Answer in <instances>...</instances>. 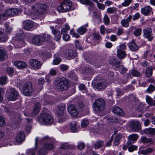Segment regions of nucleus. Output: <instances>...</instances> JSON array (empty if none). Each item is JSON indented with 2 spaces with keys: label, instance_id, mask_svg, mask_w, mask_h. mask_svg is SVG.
Masks as SVG:
<instances>
[{
  "label": "nucleus",
  "instance_id": "obj_24",
  "mask_svg": "<svg viewBox=\"0 0 155 155\" xmlns=\"http://www.w3.org/2000/svg\"><path fill=\"white\" fill-rule=\"evenodd\" d=\"M112 111L114 113L120 116H123L124 115L123 110L118 107H114L112 109Z\"/></svg>",
  "mask_w": 155,
  "mask_h": 155
},
{
  "label": "nucleus",
  "instance_id": "obj_58",
  "mask_svg": "<svg viewBox=\"0 0 155 155\" xmlns=\"http://www.w3.org/2000/svg\"><path fill=\"white\" fill-rule=\"evenodd\" d=\"M117 96L119 97L120 96L123 94V92L120 89H117L116 90Z\"/></svg>",
  "mask_w": 155,
  "mask_h": 155
},
{
  "label": "nucleus",
  "instance_id": "obj_28",
  "mask_svg": "<svg viewBox=\"0 0 155 155\" xmlns=\"http://www.w3.org/2000/svg\"><path fill=\"white\" fill-rule=\"evenodd\" d=\"M146 100L147 103L150 106H155V100L153 99L150 96L146 95Z\"/></svg>",
  "mask_w": 155,
  "mask_h": 155
},
{
  "label": "nucleus",
  "instance_id": "obj_64",
  "mask_svg": "<svg viewBox=\"0 0 155 155\" xmlns=\"http://www.w3.org/2000/svg\"><path fill=\"white\" fill-rule=\"evenodd\" d=\"M84 147V144L82 143H79L78 145V148L80 150H82Z\"/></svg>",
  "mask_w": 155,
  "mask_h": 155
},
{
  "label": "nucleus",
  "instance_id": "obj_38",
  "mask_svg": "<svg viewBox=\"0 0 155 155\" xmlns=\"http://www.w3.org/2000/svg\"><path fill=\"white\" fill-rule=\"evenodd\" d=\"M138 138V136L136 134H132L128 136V138L130 141H136Z\"/></svg>",
  "mask_w": 155,
  "mask_h": 155
},
{
  "label": "nucleus",
  "instance_id": "obj_29",
  "mask_svg": "<svg viewBox=\"0 0 155 155\" xmlns=\"http://www.w3.org/2000/svg\"><path fill=\"white\" fill-rule=\"evenodd\" d=\"M117 54L118 58L120 59L124 58L126 55V53L124 51L120 49H117Z\"/></svg>",
  "mask_w": 155,
  "mask_h": 155
},
{
  "label": "nucleus",
  "instance_id": "obj_48",
  "mask_svg": "<svg viewBox=\"0 0 155 155\" xmlns=\"http://www.w3.org/2000/svg\"><path fill=\"white\" fill-rule=\"evenodd\" d=\"M154 79L153 78H150L147 80H146V81H144V83H143L142 84L141 86L145 87L146 86V85L148 83H153L154 82Z\"/></svg>",
  "mask_w": 155,
  "mask_h": 155
},
{
  "label": "nucleus",
  "instance_id": "obj_47",
  "mask_svg": "<svg viewBox=\"0 0 155 155\" xmlns=\"http://www.w3.org/2000/svg\"><path fill=\"white\" fill-rule=\"evenodd\" d=\"M85 73L87 75H92L93 73V71L92 68H85Z\"/></svg>",
  "mask_w": 155,
  "mask_h": 155
},
{
  "label": "nucleus",
  "instance_id": "obj_27",
  "mask_svg": "<svg viewBox=\"0 0 155 155\" xmlns=\"http://www.w3.org/2000/svg\"><path fill=\"white\" fill-rule=\"evenodd\" d=\"M152 8L149 6H146L141 9V12L144 15H148L151 11Z\"/></svg>",
  "mask_w": 155,
  "mask_h": 155
},
{
  "label": "nucleus",
  "instance_id": "obj_26",
  "mask_svg": "<svg viewBox=\"0 0 155 155\" xmlns=\"http://www.w3.org/2000/svg\"><path fill=\"white\" fill-rule=\"evenodd\" d=\"M129 49L133 51H135L138 49V47L136 44L133 41L128 44Z\"/></svg>",
  "mask_w": 155,
  "mask_h": 155
},
{
  "label": "nucleus",
  "instance_id": "obj_9",
  "mask_svg": "<svg viewBox=\"0 0 155 155\" xmlns=\"http://www.w3.org/2000/svg\"><path fill=\"white\" fill-rule=\"evenodd\" d=\"M53 145L51 143H47L45 144L43 147L40 149L38 152V155H45L47 153V150H51L53 149Z\"/></svg>",
  "mask_w": 155,
  "mask_h": 155
},
{
  "label": "nucleus",
  "instance_id": "obj_62",
  "mask_svg": "<svg viewBox=\"0 0 155 155\" xmlns=\"http://www.w3.org/2000/svg\"><path fill=\"white\" fill-rule=\"evenodd\" d=\"M132 74L134 76H138L140 75V73L138 71L135 70H134L132 71Z\"/></svg>",
  "mask_w": 155,
  "mask_h": 155
},
{
  "label": "nucleus",
  "instance_id": "obj_55",
  "mask_svg": "<svg viewBox=\"0 0 155 155\" xmlns=\"http://www.w3.org/2000/svg\"><path fill=\"white\" fill-rule=\"evenodd\" d=\"M137 147L135 145H131L128 148V150L130 152H132L133 151L137 150Z\"/></svg>",
  "mask_w": 155,
  "mask_h": 155
},
{
  "label": "nucleus",
  "instance_id": "obj_13",
  "mask_svg": "<svg viewBox=\"0 0 155 155\" xmlns=\"http://www.w3.org/2000/svg\"><path fill=\"white\" fill-rule=\"evenodd\" d=\"M30 64L32 68L34 69H38L41 67L40 62L36 59H31L30 61Z\"/></svg>",
  "mask_w": 155,
  "mask_h": 155
},
{
  "label": "nucleus",
  "instance_id": "obj_23",
  "mask_svg": "<svg viewBox=\"0 0 155 155\" xmlns=\"http://www.w3.org/2000/svg\"><path fill=\"white\" fill-rule=\"evenodd\" d=\"M25 139V135L24 133L20 132L16 136L15 140L18 143L22 142Z\"/></svg>",
  "mask_w": 155,
  "mask_h": 155
},
{
  "label": "nucleus",
  "instance_id": "obj_50",
  "mask_svg": "<svg viewBox=\"0 0 155 155\" xmlns=\"http://www.w3.org/2000/svg\"><path fill=\"white\" fill-rule=\"evenodd\" d=\"M141 31L142 30L140 28H137L135 29L134 31V35L136 36H138L140 35H141Z\"/></svg>",
  "mask_w": 155,
  "mask_h": 155
},
{
  "label": "nucleus",
  "instance_id": "obj_53",
  "mask_svg": "<svg viewBox=\"0 0 155 155\" xmlns=\"http://www.w3.org/2000/svg\"><path fill=\"white\" fill-rule=\"evenodd\" d=\"M79 89L82 91V92H86V89L84 85L83 84H80L78 86Z\"/></svg>",
  "mask_w": 155,
  "mask_h": 155
},
{
  "label": "nucleus",
  "instance_id": "obj_2",
  "mask_svg": "<svg viewBox=\"0 0 155 155\" xmlns=\"http://www.w3.org/2000/svg\"><path fill=\"white\" fill-rule=\"evenodd\" d=\"M50 38V36L46 34L36 35L33 37L31 39V41L33 44L37 45H40L42 43L46 40V36Z\"/></svg>",
  "mask_w": 155,
  "mask_h": 155
},
{
  "label": "nucleus",
  "instance_id": "obj_41",
  "mask_svg": "<svg viewBox=\"0 0 155 155\" xmlns=\"http://www.w3.org/2000/svg\"><path fill=\"white\" fill-rule=\"evenodd\" d=\"M121 137V136L120 135H117L116 136L114 141V143L115 145H117L119 144Z\"/></svg>",
  "mask_w": 155,
  "mask_h": 155
},
{
  "label": "nucleus",
  "instance_id": "obj_45",
  "mask_svg": "<svg viewBox=\"0 0 155 155\" xmlns=\"http://www.w3.org/2000/svg\"><path fill=\"white\" fill-rule=\"evenodd\" d=\"M24 14L27 15H33L32 7H31V10L28 8H25L24 11Z\"/></svg>",
  "mask_w": 155,
  "mask_h": 155
},
{
  "label": "nucleus",
  "instance_id": "obj_57",
  "mask_svg": "<svg viewBox=\"0 0 155 155\" xmlns=\"http://www.w3.org/2000/svg\"><path fill=\"white\" fill-rule=\"evenodd\" d=\"M104 21L105 25H107L110 22V19L108 17L105 15L104 18Z\"/></svg>",
  "mask_w": 155,
  "mask_h": 155
},
{
  "label": "nucleus",
  "instance_id": "obj_56",
  "mask_svg": "<svg viewBox=\"0 0 155 155\" xmlns=\"http://www.w3.org/2000/svg\"><path fill=\"white\" fill-rule=\"evenodd\" d=\"M5 124V119L4 117L0 116V127H2Z\"/></svg>",
  "mask_w": 155,
  "mask_h": 155
},
{
  "label": "nucleus",
  "instance_id": "obj_25",
  "mask_svg": "<svg viewBox=\"0 0 155 155\" xmlns=\"http://www.w3.org/2000/svg\"><path fill=\"white\" fill-rule=\"evenodd\" d=\"M65 110V106L64 105L58 107L56 111V114L59 116L62 115L64 113V111Z\"/></svg>",
  "mask_w": 155,
  "mask_h": 155
},
{
  "label": "nucleus",
  "instance_id": "obj_59",
  "mask_svg": "<svg viewBox=\"0 0 155 155\" xmlns=\"http://www.w3.org/2000/svg\"><path fill=\"white\" fill-rule=\"evenodd\" d=\"M63 39L65 41H68L70 40V37L68 34H64L63 36Z\"/></svg>",
  "mask_w": 155,
  "mask_h": 155
},
{
  "label": "nucleus",
  "instance_id": "obj_54",
  "mask_svg": "<svg viewBox=\"0 0 155 155\" xmlns=\"http://www.w3.org/2000/svg\"><path fill=\"white\" fill-rule=\"evenodd\" d=\"M61 59L58 58H55L53 60V65H58L61 62Z\"/></svg>",
  "mask_w": 155,
  "mask_h": 155
},
{
  "label": "nucleus",
  "instance_id": "obj_18",
  "mask_svg": "<svg viewBox=\"0 0 155 155\" xmlns=\"http://www.w3.org/2000/svg\"><path fill=\"white\" fill-rule=\"evenodd\" d=\"M33 26V22L31 20H27L23 23V27L26 30H29Z\"/></svg>",
  "mask_w": 155,
  "mask_h": 155
},
{
  "label": "nucleus",
  "instance_id": "obj_33",
  "mask_svg": "<svg viewBox=\"0 0 155 155\" xmlns=\"http://www.w3.org/2000/svg\"><path fill=\"white\" fill-rule=\"evenodd\" d=\"M53 34L54 36V39L56 41H59L61 38V36L60 34V32H58L57 31H54L53 30Z\"/></svg>",
  "mask_w": 155,
  "mask_h": 155
},
{
  "label": "nucleus",
  "instance_id": "obj_21",
  "mask_svg": "<svg viewBox=\"0 0 155 155\" xmlns=\"http://www.w3.org/2000/svg\"><path fill=\"white\" fill-rule=\"evenodd\" d=\"M114 63L113 65L116 67V70H118L121 73H123L125 72L126 70L123 66L120 65V63L118 61H114Z\"/></svg>",
  "mask_w": 155,
  "mask_h": 155
},
{
  "label": "nucleus",
  "instance_id": "obj_63",
  "mask_svg": "<svg viewBox=\"0 0 155 155\" xmlns=\"http://www.w3.org/2000/svg\"><path fill=\"white\" fill-rule=\"evenodd\" d=\"M6 71L8 74H11L13 73V70L12 68L8 67L6 69Z\"/></svg>",
  "mask_w": 155,
  "mask_h": 155
},
{
  "label": "nucleus",
  "instance_id": "obj_32",
  "mask_svg": "<svg viewBox=\"0 0 155 155\" xmlns=\"http://www.w3.org/2000/svg\"><path fill=\"white\" fill-rule=\"evenodd\" d=\"M7 57L6 53L0 48V61H3L6 59Z\"/></svg>",
  "mask_w": 155,
  "mask_h": 155
},
{
  "label": "nucleus",
  "instance_id": "obj_10",
  "mask_svg": "<svg viewBox=\"0 0 155 155\" xmlns=\"http://www.w3.org/2000/svg\"><path fill=\"white\" fill-rule=\"evenodd\" d=\"M33 89L31 84L28 82L25 83L23 88V93L25 96H29L31 94Z\"/></svg>",
  "mask_w": 155,
  "mask_h": 155
},
{
  "label": "nucleus",
  "instance_id": "obj_4",
  "mask_svg": "<svg viewBox=\"0 0 155 155\" xmlns=\"http://www.w3.org/2000/svg\"><path fill=\"white\" fill-rule=\"evenodd\" d=\"M47 6L42 4H36L32 6L33 15H38L45 13L46 11Z\"/></svg>",
  "mask_w": 155,
  "mask_h": 155
},
{
  "label": "nucleus",
  "instance_id": "obj_8",
  "mask_svg": "<svg viewBox=\"0 0 155 155\" xmlns=\"http://www.w3.org/2000/svg\"><path fill=\"white\" fill-rule=\"evenodd\" d=\"M40 106L41 105L40 103H35L32 113L31 114H29L28 110H26L24 111V115L25 116L28 117L35 116L39 112Z\"/></svg>",
  "mask_w": 155,
  "mask_h": 155
},
{
  "label": "nucleus",
  "instance_id": "obj_30",
  "mask_svg": "<svg viewBox=\"0 0 155 155\" xmlns=\"http://www.w3.org/2000/svg\"><path fill=\"white\" fill-rule=\"evenodd\" d=\"M144 132L147 135H154L155 134V129L151 127L147 128L145 130Z\"/></svg>",
  "mask_w": 155,
  "mask_h": 155
},
{
  "label": "nucleus",
  "instance_id": "obj_35",
  "mask_svg": "<svg viewBox=\"0 0 155 155\" xmlns=\"http://www.w3.org/2000/svg\"><path fill=\"white\" fill-rule=\"evenodd\" d=\"M15 38L16 39L20 41L23 40L24 38V34L22 33V31H21L18 33H17L15 36Z\"/></svg>",
  "mask_w": 155,
  "mask_h": 155
},
{
  "label": "nucleus",
  "instance_id": "obj_19",
  "mask_svg": "<svg viewBox=\"0 0 155 155\" xmlns=\"http://www.w3.org/2000/svg\"><path fill=\"white\" fill-rule=\"evenodd\" d=\"M70 130L72 132H77L79 130V128L77 125V123L73 122L70 124Z\"/></svg>",
  "mask_w": 155,
  "mask_h": 155
},
{
  "label": "nucleus",
  "instance_id": "obj_7",
  "mask_svg": "<svg viewBox=\"0 0 155 155\" xmlns=\"http://www.w3.org/2000/svg\"><path fill=\"white\" fill-rule=\"evenodd\" d=\"M21 12L16 8L7 9L4 13L2 14V16L5 17V19L8 16H12L20 13Z\"/></svg>",
  "mask_w": 155,
  "mask_h": 155
},
{
  "label": "nucleus",
  "instance_id": "obj_61",
  "mask_svg": "<svg viewBox=\"0 0 155 155\" xmlns=\"http://www.w3.org/2000/svg\"><path fill=\"white\" fill-rule=\"evenodd\" d=\"M68 66L64 64H62L60 66V68L62 71L67 70L68 69Z\"/></svg>",
  "mask_w": 155,
  "mask_h": 155
},
{
  "label": "nucleus",
  "instance_id": "obj_43",
  "mask_svg": "<svg viewBox=\"0 0 155 155\" xmlns=\"http://www.w3.org/2000/svg\"><path fill=\"white\" fill-rule=\"evenodd\" d=\"M155 90V87L152 84H150L146 90V92L148 93H151Z\"/></svg>",
  "mask_w": 155,
  "mask_h": 155
},
{
  "label": "nucleus",
  "instance_id": "obj_52",
  "mask_svg": "<svg viewBox=\"0 0 155 155\" xmlns=\"http://www.w3.org/2000/svg\"><path fill=\"white\" fill-rule=\"evenodd\" d=\"M103 142L101 140L97 142L95 145L94 147L95 149H98L101 147L103 144Z\"/></svg>",
  "mask_w": 155,
  "mask_h": 155
},
{
  "label": "nucleus",
  "instance_id": "obj_44",
  "mask_svg": "<svg viewBox=\"0 0 155 155\" xmlns=\"http://www.w3.org/2000/svg\"><path fill=\"white\" fill-rule=\"evenodd\" d=\"M7 78L6 76H2L0 77V84H5L7 83Z\"/></svg>",
  "mask_w": 155,
  "mask_h": 155
},
{
  "label": "nucleus",
  "instance_id": "obj_1",
  "mask_svg": "<svg viewBox=\"0 0 155 155\" xmlns=\"http://www.w3.org/2000/svg\"><path fill=\"white\" fill-rule=\"evenodd\" d=\"M77 7L76 4H73L71 1H63L57 8L58 12H66L74 10Z\"/></svg>",
  "mask_w": 155,
  "mask_h": 155
},
{
  "label": "nucleus",
  "instance_id": "obj_5",
  "mask_svg": "<svg viewBox=\"0 0 155 155\" xmlns=\"http://www.w3.org/2000/svg\"><path fill=\"white\" fill-rule=\"evenodd\" d=\"M55 84V87L59 91L66 90L68 87V82L63 78H58L56 80Z\"/></svg>",
  "mask_w": 155,
  "mask_h": 155
},
{
  "label": "nucleus",
  "instance_id": "obj_60",
  "mask_svg": "<svg viewBox=\"0 0 155 155\" xmlns=\"http://www.w3.org/2000/svg\"><path fill=\"white\" fill-rule=\"evenodd\" d=\"M97 3L98 8L100 9L103 10L104 8V4L101 3H99L97 2V1H94Z\"/></svg>",
  "mask_w": 155,
  "mask_h": 155
},
{
  "label": "nucleus",
  "instance_id": "obj_31",
  "mask_svg": "<svg viewBox=\"0 0 155 155\" xmlns=\"http://www.w3.org/2000/svg\"><path fill=\"white\" fill-rule=\"evenodd\" d=\"M153 149L151 148H148L146 150H142L140 151V154L144 155H148L153 152Z\"/></svg>",
  "mask_w": 155,
  "mask_h": 155
},
{
  "label": "nucleus",
  "instance_id": "obj_6",
  "mask_svg": "<svg viewBox=\"0 0 155 155\" xmlns=\"http://www.w3.org/2000/svg\"><path fill=\"white\" fill-rule=\"evenodd\" d=\"M105 101L102 99H98L96 100L93 105V109L96 111L102 110L105 107Z\"/></svg>",
  "mask_w": 155,
  "mask_h": 155
},
{
  "label": "nucleus",
  "instance_id": "obj_42",
  "mask_svg": "<svg viewBox=\"0 0 155 155\" xmlns=\"http://www.w3.org/2000/svg\"><path fill=\"white\" fill-rule=\"evenodd\" d=\"M80 3L82 4L88 5L90 6H92L93 3L90 1H79Z\"/></svg>",
  "mask_w": 155,
  "mask_h": 155
},
{
  "label": "nucleus",
  "instance_id": "obj_36",
  "mask_svg": "<svg viewBox=\"0 0 155 155\" xmlns=\"http://www.w3.org/2000/svg\"><path fill=\"white\" fill-rule=\"evenodd\" d=\"M70 29V27L67 23L65 24L64 25L63 28L61 29V33L62 34H63L64 33H66L67 31Z\"/></svg>",
  "mask_w": 155,
  "mask_h": 155
},
{
  "label": "nucleus",
  "instance_id": "obj_17",
  "mask_svg": "<svg viewBox=\"0 0 155 155\" xmlns=\"http://www.w3.org/2000/svg\"><path fill=\"white\" fill-rule=\"evenodd\" d=\"M14 64L18 69H22L26 68L27 66L26 63L22 61H16L14 62Z\"/></svg>",
  "mask_w": 155,
  "mask_h": 155
},
{
  "label": "nucleus",
  "instance_id": "obj_51",
  "mask_svg": "<svg viewBox=\"0 0 155 155\" xmlns=\"http://www.w3.org/2000/svg\"><path fill=\"white\" fill-rule=\"evenodd\" d=\"M127 49V46L125 43H122L120 44L118 46V48L117 49H120L121 50H123L125 51Z\"/></svg>",
  "mask_w": 155,
  "mask_h": 155
},
{
  "label": "nucleus",
  "instance_id": "obj_15",
  "mask_svg": "<svg viewBox=\"0 0 155 155\" xmlns=\"http://www.w3.org/2000/svg\"><path fill=\"white\" fill-rule=\"evenodd\" d=\"M131 127L135 131H138L140 129V123L137 121H132L130 123Z\"/></svg>",
  "mask_w": 155,
  "mask_h": 155
},
{
  "label": "nucleus",
  "instance_id": "obj_49",
  "mask_svg": "<svg viewBox=\"0 0 155 155\" xmlns=\"http://www.w3.org/2000/svg\"><path fill=\"white\" fill-rule=\"evenodd\" d=\"M89 124L88 120L86 119H83L81 122V125L82 127H87Z\"/></svg>",
  "mask_w": 155,
  "mask_h": 155
},
{
  "label": "nucleus",
  "instance_id": "obj_20",
  "mask_svg": "<svg viewBox=\"0 0 155 155\" xmlns=\"http://www.w3.org/2000/svg\"><path fill=\"white\" fill-rule=\"evenodd\" d=\"M107 86V84L104 80H100L97 84L98 89L102 90L105 88Z\"/></svg>",
  "mask_w": 155,
  "mask_h": 155
},
{
  "label": "nucleus",
  "instance_id": "obj_11",
  "mask_svg": "<svg viewBox=\"0 0 155 155\" xmlns=\"http://www.w3.org/2000/svg\"><path fill=\"white\" fill-rule=\"evenodd\" d=\"M7 98L9 101H15L17 96L18 95V93L14 88H11L10 92L6 93Z\"/></svg>",
  "mask_w": 155,
  "mask_h": 155
},
{
  "label": "nucleus",
  "instance_id": "obj_12",
  "mask_svg": "<svg viewBox=\"0 0 155 155\" xmlns=\"http://www.w3.org/2000/svg\"><path fill=\"white\" fill-rule=\"evenodd\" d=\"M152 29L150 28H146L143 30V37L149 41H151L153 38L152 34Z\"/></svg>",
  "mask_w": 155,
  "mask_h": 155
},
{
  "label": "nucleus",
  "instance_id": "obj_34",
  "mask_svg": "<svg viewBox=\"0 0 155 155\" xmlns=\"http://www.w3.org/2000/svg\"><path fill=\"white\" fill-rule=\"evenodd\" d=\"M8 39V37L5 35H3L2 31H0V42H5Z\"/></svg>",
  "mask_w": 155,
  "mask_h": 155
},
{
  "label": "nucleus",
  "instance_id": "obj_37",
  "mask_svg": "<svg viewBox=\"0 0 155 155\" xmlns=\"http://www.w3.org/2000/svg\"><path fill=\"white\" fill-rule=\"evenodd\" d=\"M145 108L144 104L142 103H140L138 105L137 108V110L140 112H144L145 111Z\"/></svg>",
  "mask_w": 155,
  "mask_h": 155
},
{
  "label": "nucleus",
  "instance_id": "obj_40",
  "mask_svg": "<svg viewBox=\"0 0 155 155\" xmlns=\"http://www.w3.org/2000/svg\"><path fill=\"white\" fill-rule=\"evenodd\" d=\"M86 29L83 26H81L77 30L78 32L81 35H83L86 32Z\"/></svg>",
  "mask_w": 155,
  "mask_h": 155
},
{
  "label": "nucleus",
  "instance_id": "obj_22",
  "mask_svg": "<svg viewBox=\"0 0 155 155\" xmlns=\"http://www.w3.org/2000/svg\"><path fill=\"white\" fill-rule=\"evenodd\" d=\"M132 18V16L129 15L127 19L122 20L121 21V25L125 27H127L129 25V22Z\"/></svg>",
  "mask_w": 155,
  "mask_h": 155
},
{
  "label": "nucleus",
  "instance_id": "obj_14",
  "mask_svg": "<svg viewBox=\"0 0 155 155\" xmlns=\"http://www.w3.org/2000/svg\"><path fill=\"white\" fill-rule=\"evenodd\" d=\"M68 109L69 113L71 115L74 117H75L78 115V112L74 105L73 104L70 105L68 106Z\"/></svg>",
  "mask_w": 155,
  "mask_h": 155
},
{
  "label": "nucleus",
  "instance_id": "obj_16",
  "mask_svg": "<svg viewBox=\"0 0 155 155\" xmlns=\"http://www.w3.org/2000/svg\"><path fill=\"white\" fill-rule=\"evenodd\" d=\"M65 55L68 58L70 59L75 57L76 56V54L74 51L68 50L66 51Z\"/></svg>",
  "mask_w": 155,
  "mask_h": 155
},
{
  "label": "nucleus",
  "instance_id": "obj_46",
  "mask_svg": "<svg viewBox=\"0 0 155 155\" xmlns=\"http://www.w3.org/2000/svg\"><path fill=\"white\" fill-rule=\"evenodd\" d=\"M140 139L141 141L144 143H147L151 142V139L148 138L144 136L141 137Z\"/></svg>",
  "mask_w": 155,
  "mask_h": 155
},
{
  "label": "nucleus",
  "instance_id": "obj_3",
  "mask_svg": "<svg viewBox=\"0 0 155 155\" xmlns=\"http://www.w3.org/2000/svg\"><path fill=\"white\" fill-rule=\"evenodd\" d=\"M39 120L45 125L50 124L53 122V117L48 113H42L38 117Z\"/></svg>",
  "mask_w": 155,
  "mask_h": 155
},
{
  "label": "nucleus",
  "instance_id": "obj_39",
  "mask_svg": "<svg viewBox=\"0 0 155 155\" xmlns=\"http://www.w3.org/2000/svg\"><path fill=\"white\" fill-rule=\"evenodd\" d=\"M152 69L151 67H148L146 71V75L147 77H150L152 75Z\"/></svg>",
  "mask_w": 155,
  "mask_h": 155
}]
</instances>
